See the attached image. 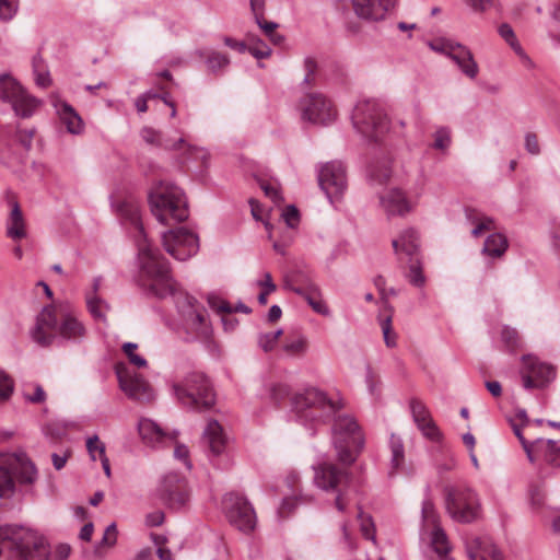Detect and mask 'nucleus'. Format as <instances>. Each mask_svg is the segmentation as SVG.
Masks as SVG:
<instances>
[{"instance_id": "f257e3e1", "label": "nucleus", "mask_w": 560, "mask_h": 560, "mask_svg": "<svg viewBox=\"0 0 560 560\" xmlns=\"http://www.w3.org/2000/svg\"><path fill=\"white\" fill-rule=\"evenodd\" d=\"M127 217L137 231L136 242L139 260L137 282L139 287L149 296L165 299L172 295L186 330L192 334L196 339L208 338L211 326L207 310L194 296L177 290V283L173 279L167 260L147 240L139 210L136 206H129Z\"/></svg>"}, {"instance_id": "f03ea898", "label": "nucleus", "mask_w": 560, "mask_h": 560, "mask_svg": "<svg viewBox=\"0 0 560 560\" xmlns=\"http://www.w3.org/2000/svg\"><path fill=\"white\" fill-rule=\"evenodd\" d=\"M341 408L340 401L329 398L316 387L305 388L292 397V409L301 421L320 424L334 417L331 436L337 458L350 466L363 448L364 438L353 417L338 413Z\"/></svg>"}, {"instance_id": "7ed1b4c3", "label": "nucleus", "mask_w": 560, "mask_h": 560, "mask_svg": "<svg viewBox=\"0 0 560 560\" xmlns=\"http://www.w3.org/2000/svg\"><path fill=\"white\" fill-rule=\"evenodd\" d=\"M57 334L66 340L81 341L86 336V328L73 313L62 312L58 315L54 305L45 306L37 315L32 338L38 345L47 347L52 343Z\"/></svg>"}, {"instance_id": "20e7f679", "label": "nucleus", "mask_w": 560, "mask_h": 560, "mask_svg": "<svg viewBox=\"0 0 560 560\" xmlns=\"http://www.w3.org/2000/svg\"><path fill=\"white\" fill-rule=\"evenodd\" d=\"M152 214L165 225L179 223L188 219L189 210L184 191L176 185L160 182L149 194Z\"/></svg>"}, {"instance_id": "39448f33", "label": "nucleus", "mask_w": 560, "mask_h": 560, "mask_svg": "<svg viewBox=\"0 0 560 560\" xmlns=\"http://www.w3.org/2000/svg\"><path fill=\"white\" fill-rule=\"evenodd\" d=\"M177 401L194 411H206L215 404V394L210 380L201 372H190L172 384Z\"/></svg>"}, {"instance_id": "423d86ee", "label": "nucleus", "mask_w": 560, "mask_h": 560, "mask_svg": "<svg viewBox=\"0 0 560 560\" xmlns=\"http://www.w3.org/2000/svg\"><path fill=\"white\" fill-rule=\"evenodd\" d=\"M314 482L322 490L334 494V504L345 512L350 502L352 475L332 463H322L314 467Z\"/></svg>"}, {"instance_id": "0eeeda50", "label": "nucleus", "mask_w": 560, "mask_h": 560, "mask_svg": "<svg viewBox=\"0 0 560 560\" xmlns=\"http://www.w3.org/2000/svg\"><path fill=\"white\" fill-rule=\"evenodd\" d=\"M33 483L37 476L35 465L25 454H11L1 457L0 463V498L9 499L14 494L15 482Z\"/></svg>"}, {"instance_id": "6e6552de", "label": "nucleus", "mask_w": 560, "mask_h": 560, "mask_svg": "<svg viewBox=\"0 0 560 560\" xmlns=\"http://www.w3.org/2000/svg\"><path fill=\"white\" fill-rule=\"evenodd\" d=\"M351 118L358 132L371 141H378L388 130L387 117L375 101L359 102Z\"/></svg>"}, {"instance_id": "1a4fd4ad", "label": "nucleus", "mask_w": 560, "mask_h": 560, "mask_svg": "<svg viewBox=\"0 0 560 560\" xmlns=\"http://www.w3.org/2000/svg\"><path fill=\"white\" fill-rule=\"evenodd\" d=\"M446 509L451 517L460 523H470L478 517L479 500L477 494L466 487L445 489Z\"/></svg>"}, {"instance_id": "9d476101", "label": "nucleus", "mask_w": 560, "mask_h": 560, "mask_svg": "<svg viewBox=\"0 0 560 560\" xmlns=\"http://www.w3.org/2000/svg\"><path fill=\"white\" fill-rule=\"evenodd\" d=\"M223 509L230 524L249 534L256 527V513L248 500L240 493L230 492L223 499Z\"/></svg>"}, {"instance_id": "9b49d317", "label": "nucleus", "mask_w": 560, "mask_h": 560, "mask_svg": "<svg viewBox=\"0 0 560 560\" xmlns=\"http://www.w3.org/2000/svg\"><path fill=\"white\" fill-rule=\"evenodd\" d=\"M303 120L327 126L335 121L337 110L332 102L322 93H307L299 103Z\"/></svg>"}, {"instance_id": "f8f14e48", "label": "nucleus", "mask_w": 560, "mask_h": 560, "mask_svg": "<svg viewBox=\"0 0 560 560\" xmlns=\"http://www.w3.org/2000/svg\"><path fill=\"white\" fill-rule=\"evenodd\" d=\"M0 100L11 104L15 114L27 118L33 115L38 102L28 95L20 83L8 74L0 75Z\"/></svg>"}, {"instance_id": "ddd939ff", "label": "nucleus", "mask_w": 560, "mask_h": 560, "mask_svg": "<svg viewBox=\"0 0 560 560\" xmlns=\"http://www.w3.org/2000/svg\"><path fill=\"white\" fill-rule=\"evenodd\" d=\"M162 241L165 250L180 261L187 260L199 250L197 234L186 228H177L164 232Z\"/></svg>"}, {"instance_id": "4468645a", "label": "nucleus", "mask_w": 560, "mask_h": 560, "mask_svg": "<svg viewBox=\"0 0 560 560\" xmlns=\"http://www.w3.org/2000/svg\"><path fill=\"white\" fill-rule=\"evenodd\" d=\"M284 288L305 299L312 310L323 316H329L330 311L322 296L319 287L303 275L298 273L285 278Z\"/></svg>"}, {"instance_id": "2eb2a0df", "label": "nucleus", "mask_w": 560, "mask_h": 560, "mask_svg": "<svg viewBox=\"0 0 560 560\" xmlns=\"http://www.w3.org/2000/svg\"><path fill=\"white\" fill-rule=\"evenodd\" d=\"M318 184L331 203L338 200L347 188L346 170L340 162H329L318 172Z\"/></svg>"}, {"instance_id": "dca6fc26", "label": "nucleus", "mask_w": 560, "mask_h": 560, "mask_svg": "<svg viewBox=\"0 0 560 560\" xmlns=\"http://www.w3.org/2000/svg\"><path fill=\"white\" fill-rule=\"evenodd\" d=\"M158 494L170 509H182L188 502L185 478L175 472L166 474L158 488Z\"/></svg>"}, {"instance_id": "f3484780", "label": "nucleus", "mask_w": 560, "mask_h": 560, "mask_svg": "<svg viewBox=\"0 0 560 560\" xmlns=\"http://www.w3.org/2000/svg\"><path fill=\"white\" fill-rule=\"evenodd\" d=\"M522 380L526 389L541 388L556 377L555 368L533 355H523Z\"/></svg>"}, {"instance_id": "a211bd4d", "label": "nucleus", "mask_w": 560, "mask_h": 560, "mask_svg": "<svg viewBox=\"0 0 560 560\" xmlns=\"http://www.w3.org/2000/svg\"><path fill=\"white\" fill-rule=\"evenodd\" d=\"M116 374L121 390L129 398L139 401H150L153 399V389L143 376L136 372H130L125 366H117Z\"/></svg>"}, {"instance_id": "6ab92c4d", "label": "nucleus", "mask_w": 560, "mask_h": 560, "mask_svg": "<svg viewBox=\"0 0 560 560\" xmlns=\"http://www.w3.org/2000/svg\"><path fill=\"white\" fill-rule=\"evenodd\" d=\"M380 203L388 217H405L416 207L406 192L397 187L381 195Z\"/></svg>"}, {"instance_id": "aec40b11", "label": "nucleus", "mask_w": 560, "mask_h": 560, "mask_svg": "<svg viewBox=\"0 0 560 560\" xmlns=\"http://www.w3.org/2000/svg\"><path fill=\"white\" fill-rule=\"evenodd\" d=\"M444 54L451 58L462 70V72L470 79H475L479 68L474 59L472 52L464 45L447 40L443 45Z\"/></svg>"}, {"instance_id": "412c9836", "label": "nucleus", "mask_w": 560, "mask_h": 560, "mask_svg": "<svg viewBox=\"0 0 560 560\" xmlns=\"http://www.w3.org/2000/svg\"><path fill=\"white\" fill-rule=\"evenodd\" d=\"M396 0H351L357 16L368 21H381L395 7Z\"/></svg>"}, {"instance_id": "4be33fe9", "label": "nucleus", "mask_w": 560, "mask_h": 560, "mask_svg": "<svg viewBox=\"0 0 560 560\" xmlns=\"http://www.w3.org/2000/svg\"><path fill=\"white\" fill-rule=\"evenodd\" d=\"M410 410L413 421L422 434L431 441H439L441 432L431 418L427 406L421 400L413 398L410 400Z\"/></svg>"}, {"instance_id": "5701e85b", "label": "nucleus", "mask_w": 560, "mask_h": 560, "mask_svg": "<svg viewBox=\"0 0 560 560\" xmlns=\"http://www.w3.org/2000/svg\"><path fill=\"white\" fill-rule=\"evenodd\" d=\"M165 150L170 151H180V155L178 156V161L180 164H186L190 161H200L203 166H207L209 153L203 148H198L191 144H188L185 139L179 138L172 143L165 144Z\"/></svg>"}, {"instance_id": "b1692460", "label": "nucleus", "mask_w": 560, "mask_h": 560, "mask_svg": "<svg viewBox=\"0 0 560 560\" xmlns=\"http://www.w3.org/2000/svg\"><path fill=\"white\" fill-rule=\"evenodd\" d=\"M202 443L208 446L209 452L219 456L225 450V435L223 429L217 420H210L202 434Z\"/></svg>"}, {"instance_id": "393cba45", "label": "nucleus", "mask_w": 560, "mask_h": 560, "mask_svg": "<svg viewBox=\"0 0 560 560\" xmlns=\"http://www.w3.org/2000/svg\"><path fill=\"white\" fill-rule=\"evenodd\" d=\"M392 244L396 254L404 253L410 259L418 257L420 241L415 229L402 231L398 238L393 240Z\"/></svg>"}, {"instance_id": "a878e982", "label": "nucleus", "mask_w": 560, "mask_h": 560, "mask_svg": "<svg viewBox=\"0 0 560 560\" xmlns=\"http://www.w3.org/2000/svg\"><path fill=\"white\" fill-rule=\"evenodd\" d=\"M55 107L61 122L66 126L68 132L72 135H80L83 131V120L70 104L58 101L55 103Z\"/></svg>"}, {"instance_id": "bb28decb", "label": "nucleus", "mask_w": 560, "mask_h": 560, "mask_svg": "<svg viewBox=\"0 0 560 560\" xmlns=\"http://www.w3.org/2000/svg\"><path fill=\"white\" fill-rule=\"evenodd\" d=\"M535 450L548 465L560 468V440L537 439L535 440Z\"/></svg>"}, {"instance_id": "cd10ccee", "label": "nucleus", "mask_w": 560, "mask_h": 560, "mask_svg": "<svg viewBox=\"0 0 560 560\" xmlns=\"http://www.w3.org/2000/svg\"><path fill=\"white\" fill-rule=\"evenodd\" d=\"M467 555L470 560H504L499 548L491 544L481 542L479 539L467 547Z\"/></svg>"}, {"instance_id": "c85d7f7f", "label": "nucleus", "mask_w": 560, "mask_h": 560, "mask_svg": "<svg viewBox=\"0 0 560 560\" xmlns=\"http://www.w3.org/2000/svg\"><path fill=\"white\" fill-rule=\"evenodd\" d=\"M7 235L15 241L26 236L23 213L16 201L12 202V209L7 221Z\"/></svg>"}, {"instance_id": "c756f323", "label": "nucleus", "mask_w": 560, "mask_h": 560, "mask_svg": "<svg viewBox=\"0 0 560 560\" xmlns=\"http://www.w3.org/2000/svg\"><path fill=\"white\" fill-rule=\"evenodd\" d=\"M508 247L509 242L505 235L501 233H492L485 241L482 254L491 258H500L504 255Z\"/></svg>"}, {"instance_id": "7c9ffc66", "label": "nucleus", "mask_w": 560, "mask_h": 560, "mask_svg": "<svg viewBox=\"0 0 560 560\" xmlns=\"http://www.w3.org/2000/svg\"><path fill=\"white\" fill-rule=\"evenodd\" d=\"M138 431L141 439L152 445L165 438V433L160 425L150 419H141L138 424Z\"/></svg>"}, {"instance_id": "2f4dec72", "label": "nucleus", "mask_w": 560, "mask_h": 560, "mask_svg": "<svg viewBox=\"0 0 560 560\" xmlns=\"http://www.w3.org/2000/svg\"><path fill=\"white\" fill-rule=\"evenodd\" d=\"M85 300L90 314L95 319L104 322L106 319V311L109 308L108 304L95 294H86Z\"/></svg>"}, {"instance_id": "473e14b6", "label": "nucleus", "mask_w": 560, "mask_h": 560, "mask_svg": "<svg viewBox=\"0 0 560 560\" xmlns=\"http://www.w3.org/2000/svg\"><path fill=\"white\" fill-rule=\"evenodd\" d=\"M392 458L390 466L393 470H398L402 467L405 462L404 444L400 438L392 434L389 442Z\"/></svg>"}, {"instance_id": "72a5a7b5", "label": "nucleus", "mask_w": 560, "mask_h": 560, "mask_svg": "<svg viewBox=\"0 0 560 560\" xmlns=\"http://www.w3.org/2000/svg\"><path fill=\"white\" fill-rule=\"evenodd\" d=\"M431 544L434 551L440 556H445L450 551L446 534L438 525L434 526L432 532Z\"/></svg>"}, {"instance_id": "f704fd0d", "label": "nucleus", "mask_w": 560, "mask_h": 560, "mask_svg": "<svg viewBox=\"0 0 560 560\" xmlns=\"http://www.w3.org/2000/svg\"><path fill=\"white\" fill-rule=\"evenodd\" d=\"M409 264V270L406 273L409 282L415 287H422L425 282L424 275L422 272L421 261L419 257L411 258Z\"/></svg>"}, {"instance_id": "c9c22d12", "label": "nucleus", "mask_w": 560, "mask_h": 560, "mask_svg": "<svg viewBox=\"0 0 560 560\" xmlns=\"http://www.w3.org/2000/svg\"><path fill=\"white\" fill-rule=\"evenodd\" d=\"M390 176L392 170L387 163L382 165H373L369 171L370 180L378 185L387 183Z\"/></svg>"}, {"instance_id": "e433bc0d", "label": "nucleus", "mask_w": 560, "mask_h": 560, "mask_svg": "<svg viewBox=\"0 0 560 560\" xmlns=\"http://www.w3.org/2000/svg\"><path fill=\"white\" fill-rule=\"evenodd\" d=\"M511 425H512L514 434L517 436L524 451L526 452V455H527L529 462L534 463L535 462V453H536L535 441L533 443H529L525 440V438L523 436V433H522V427L524 424H518L517 422H515V420H511Z\"/></svg>"}, {"instance_id": "4c0bfd02", "label": "nucleus", "mask_w": 560, "mask_h": 560, "mask_svg": "<svg viewBox=\"0 0 560 560\" xmlns=\"http://www.w3.org/2000/svg\"><path fill=\"white\" fill-rule=\"evenodd\" d=\"M256 23L273 44L279 45L283 42V36L276 33V30L278 28V24L276 22L266 21L260 16Z\"/></svg>"}, {"instance_id": "58836bf2", "label": "nucleus", "mask_w": 560, "mask_h": 560, "mask_svg": "<svg viewBox=\"0 0 560 560\" xmlns=\"http://www.w3.org/2000/svg\"><path fill=\"white\" fill-rule=\"evenodd\" d=\"M304 69L305 75L303 79V85L313 86L317 82V62L313 58L307 57L304 60Z\"/></svg>"}, {"instance_id": "ea45409f", "label": "nucleus", "mask_w": 560, "mask_h": 560, "mask_svg": "<svg viewBox=\"0 0 560 560\" xmlns=\"http://www.w3.org/2000/svg\"><path fill=\"white\" fill-rule=\"evenodd\" d=\"M501 339L510 350H515L521 345V338L516 329L503 327L501 330Z\"/></svg>"}, {"instance_id": "a19ab883", "label": "nucleus", "mask_w": 560, "mask_h": 560, "mask_svg": "<svg viewBox=\"0 0 560 560\" xmlns=\"http://www.w3.org/2000/svg\"><path fill=\"white\" fill-rule=\"evenodd\" d=\"M499 34L516 52L522 51V48L518 44L515 33L510 24H508V23L501 24L499 26Z\"/></svg>"}, {"instance_id": "79ce46f5", "label": "nucleus", "mask_w": 560, "mask_h": 560, "mask_svg": "<svg viewBox=\"0 0 560 560\" xmlns=\"http://www.w3.org/2000/svg\"><path fill=\"white\" fill-rule=\"evenodd\" d=\"M137 348L138 345L133 342H126L122 346V350L125 354L128 357L130 363H132L137 368H145L148 365V362L144 358L135 352Z\"/></svg>"}, {"instance_id": "37998d69", "label": "nucleus", "mask_w": 560, "mask_h": 560, "mask_svg": "<svg viewBox=\"0 0 560 560\" xmlns=\"http://www.w3.org/2000/svg\"><path fill=\"white\" fill-rule=\"evenodd\" d=\"M230 60L226 55L213 51L206 60L208 68L215 72L229 65Z\"/></svg>"}, {"instance_id": "c03bdc74", "label": "nucleus", "mask_w": 560, "mask_h": 560, "mask_svg": "<svg viewBox=\"0 0 560 560\" xmlns=\"http://www.w3.org/2000/svg\"><path fill=\"white\" fill-rule=\"evenodd\" d=\"M141 137L142 139L149 143V144H153V145H158V147H162L165 149V144L166 143H172L173 141L171 140H165L164 142H162L161 140V133L156 130H154L153 128H150V127H145L141 130Z\"/></svg>"}, {"instance_id": "a18cd8bd", "label": "nucleus", "mask_w": 560, "mask_h": 560, "mask_svg": "<svg viewBox=\"0 0 560 560\" xmlns=\"http://www.w3.org/2000/svg\"><path fill=\"white\" fill-rule=\"evenodd\" d=\"M284 350L293 355H300L307 350V340L305 337L300 336L284 345Z\"/></svg>"}, {"instance_id": "49530a36", "label": "nucleus", "mask_w": 560, "mask_h": 560, "mask_svg": "<svg viewBox=\"0 0 560 560\" xmlns=\"http://www.w3.org/2000/svg\"><path fill=\"white\" fill-rule=\"evenodd\" d=\"M14 390V382L7 374H0V401H7L11 398Z\"/></svg>"}, {"instance_id": "de8ad7c7", "label": "nucleus", "mask_w": 560, "mask_h": 560, "mask_svg": "<svg viewBox=\"0 0 560 560\" xmlns=\"http://www.w3.org/2000/svg\"><path fill=\"white\" fill-rule=\"evenodd\" d=\"M290 394V387L287 384L276 383L269 388L270 399L276 404H280Z\"/></svg>"}, {"instance_id": "09e8293b", "label": "nucleus", "mask_w": 560, "mask_h": 560, "mask_svg": "<svg viewBox=\"0 0 560 560\" xmlns=\"http://www.w3.org/2000/svg\"><path fill=\"white\" fill-rule=\"evenodd\" d=\"M43 432L51 442H57L66 435V428L59 423H49L43 428Z\"/></svg>"}, {"instance_id": "8fccbe9b", "label": "nucleus", "mask_w": 560, "mask_h": 560, "mask_svg": "<svg viewBox=\"0 0 560 560\" xmlns=\"http://www.w3.org/2000/svg\"><path fill=\"white\" fill-rule=\"evenodd\" d=\"M86 450L92 458V460L96 459L95 453L97 452L100 456L106 454L105 453V444L100 441L97 435L90 436L86 440Z\"/></svg>"}, {"instance_id": "3c124183", "label": "nucleus", "mask_w": 560, "mask_h": 560, "mask_svg": "<svg viewBox=\"0 0 560 560\" xmlns=\"http://www.w3.org/2000/svg\"><path fill=\"white\" fill-rule=\"evenodd\" d=\"M33 387H34V392L32 394L28 393L26 389H24V392H23L24 399L31 404L44 402L47 398V395H46L43 386L39 384H35Z\"/></svg>"}, {"instance_id": "603ef678", "label": "nucleus", "mask_w": 560, "mask_h": 560, "mask_svg": "<svg viewBox=\"0 0 560 560\" xmlns=\"http://www.w3.org/2000/svg\"><path fill=\"white\" fill-rule=\"evenodd\" d=\"M247 50L257 59H264L271 55V48L262 40H257L255 44L248 46Z\"/></svg>"}, {"instance_id": "864d4df0", "label": "nucleus", "mask_w": 560, "mask_h": 560, "mask_svg": "<svg viewBox=\"0 0 560 560\" xmlns=\"http://www.w3.org/2000/svg\"><path fill=\"white\" fill-rule=\"evenodd\" d=\"M16 12V0H0V20L9 21Z\"/></svg>"}, {"instance_id": "5fc2aeb1", "label": "nucleus", "mask_w": 560, "mask_h": 560, "mask_svg": "<svg viewBox=\"0 0 560 560\" xmlns=\"http://www.w3.org/2000/svg\"><path fill=\"white\" fill-rule=\"evenodd\" d=\"M451 137L450 130L447 128H440L434 133V143L433 147L435 149L444 150L450 145Z\"/></svg>"}, {"instance_id": "6e6d98bb", "label": "nucleus", "mask_w": 560, "mask_h": 560, "mask_svg": "<svg viewBox=\"0 0 560 560\" xmlns=\"http://www.w3.org/2000/svg\"><path fill=\"white\" fill-rule=\"evenodd\" d=\"M116 540H117V528H116V524L112 523L106 527L103 538L97 548L113 547L116 544Z\"/></svg>"}, {"instance_id": "4d7b16f0", "label": "nucleus", "mask_w": 560, "mask_h": 560, "mask_svg": "<svg viewBox=\"0 0 560 560\" xmlns=\"http://www.w3.org/2000/svg\"><path fill=\"white\" fill-rule=\"evenodd\" d=\"M381 326H382V331H383V336H384L386 346L390 347V348L395 347L396 346V336L392 331L390 316H388L384 320H382Z\"/></svg>"}, {"instance_id": "13d9d810", "label": "nucleus", "mask_w": 560, "mask_h": 560, "mask_svg": "<svg viewBox=\"0 0 560 560\" xmlns=\"http://www.w3.org/2000/svg\"><path fill=\"white\" fill-rule=\"evenodd\" d=\"M359 518L361 520V532L366 539L375 540L374 524L370 516L364 517L362 511L359 512Z\"/></svg>"}, {"instance_id": "bf43d9fd", "label": "nucleus", "mask_w": 560, "mask_h": 560, "mask_svg": "<svg viewBox=\"0 0 560 560\" xmlns=\"http://www.w3.org/2000/svg\"><path fill=\"white\" fill-rule=\"evenodd\" d=\"M282 218L284 219L287 225L291 229L295 228L299 222H300V214H299V210L296 209L295 206H288L283 213H282Z\"/></svg>"}, {"instance_id": "052dcab7", "label": "nucleus", "mask_w": 560, "mask_h": 560, "mask_svg": "<svg viewBox=\"0 0 560 560\" xmlns=\"http://www.w3.org/2000/svg\"><path fill=\"white\" fill-rule=\"evenodd\" d=\"M208 303L212 308L217 310L220 313H226V314L233 313L234 307L229 302L223 301V300L219 299L218 296L210 295L208 298Z\"/></svg>"}, {"instance_id": "680f3d73", "label": "nucleus", "mask_w": 560, "mask_h": 560, "mask_svg": "<svg viewBox=\"0 0 560 560\" xmlns=\"http://www.w3.org/2000/svg\"><path fill=\"white\" fill-rule=\"evenodd\" d=\"M422 517L427 523H430L433 526L438 523L434 505L430 500H425L422 503Z\"/></svg>"}, {"instance_id": "e2e57ef3", "label": "nucleus", "mask_w": 560, "mask_h": 560, "mask_svg": "<svg viewBox=\"0 0 560 560\" xmlns=\"http://www.w3.org/2000/svg\"><path fill=\"white\" fill-rule=\"evenodd\" d=\"M494 229V222L489 217H482V220L476 224L472 229L471 234L475 237H478L482 232L490 231Z\"/></svg>"}, {"instance_id": "0e129e2a", "label": "nucleus", "mask_w": 560, "mask_h": 560, "mask_svg": "<svg viewBox=\"0 0 560 560\" xmlns=\"http://www.w3.org/2000/svg\"><path fill=\"white\" fill-rule=\"evenodd\" d=\"M525 148H526L527 152L530 154H534V155L539 154L540 147L538 143L537 136L535 133L527 132L525 135Z\"/></svg>"}, {"instance_id": "69168bd1", "label": "nucleus", "mask_w": 560, "mask_h": 560, "mask_svg": "<svg viewBox=\"0 0 560 560\" xmlns=\"http://www.w3.org/2000/svg\"><path fill=\"white\" fill-rule=\"evenodd\" d=\"M18 141L26 149L32 148V141L34 137V130H18Z\"/></svg>"}, {"instance_id": "338daca9", "label": "nucleus", "mask_w": 560, "mask_h": 560, "mask_svg": "<svg viewBox=\"0 0 560 560\" xmlns=\"http://www.w3.org/2000/svg\"><path fill=\"white\" fill-rule=\"evenodd\" d=\"M277 340L273 339L272 335L270 332L262 334L259 336L258 343L260 348L268 352L273 349Z\"/></svg>"}, {"instance_id": "774afa93", "label": "nucleus", "mask_w": 560, "mask_h": 560, "mask_svg": "<svg viewBox=\"0 0 560 560\" xmlns=\"http://www.w3.org/2000/svg\"><path fill=\"white\" fill-rule=\"evenodd\" d=\"M164 513L162 511H154L147 515L145 523L150 527L160 526L164 522Z\"/></svg>"}]
</instances>
